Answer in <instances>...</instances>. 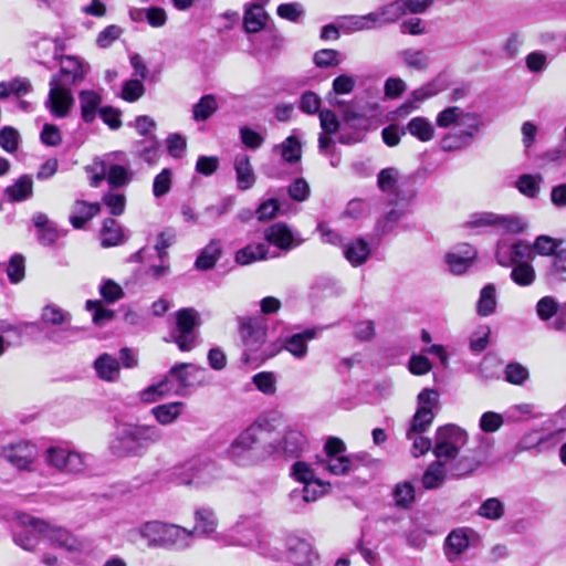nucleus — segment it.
Returning <instances> with one entry per match:
<instances>
[{"label":"nucleus","mask_w":566,"mask_h":566,"mask_svg":"<svg viewBox=\"0 0 566 566\" xmlns=\"http://www.w3.org/2000/svg\"><path fill=\"white\" fill-rule=\"evenodd\" d=\"M217 538L226 545L255 547L260 554L273 559H281L283 555L280 538L264 532L252 516H240L226 533L218 534Z\"/></svg>","instance_id":"obj_1"},{"label":"nucleus","mask_w":566,"mask_h":566,"mask_svg":"<svg viewBox=\"0 0 566 566\" xmlns=\"http://www.w3.org/2000/svg\"><path fill=\"white\" fill-rule=\"evenodd\" d=\"M127 536L132 543H137L139 539L145 541L149 548L161 547L181 551L191 546L193 531L176 524L148 521L130 528Z\"/></svg>","instance_id":"obj_2"},{"label":"nucleus","mask_w":566,"mask_h":566,"mask_svg":"<svg viewBox=\"0 0 566 566\" xmlns=\"http://www.w3.org/2000/svg\"><path fill=\"white\" fill-rule=\"evenodd\" d=\"M436 123L441 128L452 126V130L441 139V148L453 151L471 145L480 127V116L458 106H450L437 115Z\"/></svg>","instance_id":"obj_3"},{"label":"nucleus","mask_w":566,"mask_h":566,"mask_svg":"<svg viewBox=\"0 0 566 566\" xmlns=\"http://www.w3.org/2000/svg\"><path fill=\"white\" fill-rule=\"evenodd\" d=\"M161 439L163 433L156 426L125 423L116 429L109 450L119 458L142 457L150 446Z\"/></svg>","instance_id":"obj_4"},{"label":"nucleus","mask_w":566,"mask_h":566,"mask_svg":"<svg viewBox=\"0 0 566 566\" xmlns=\"http://www.w3.org/2000/svg\"><path fill=\"white\" fill-rule=\"evenodd\" d=\"M268 431L266 422L258 420L249 428L243 430L227 449V457L234 464L240 467H250L258 463L266 454L256 453V444L262 440L264 432Z\"/></svg>","instance_id":"obj_5"},{"label":"nucleus","mask_w":566,"mask_h":566,"mask_svg":"<svg viewBox=\"0 0 566 566\" xmlns=\"http://www.w3.org/2000/svg\"><path fill=\"white\" fill-rule=\"evenodd\" d=\"M291 475L300 486L290 492L289 503L295 512H301L318 499V474L307 462L296 461L291 467Z\"/></svg>","instance_id":"obj_6"},{"label":"nucleus","mask_w":566,"mask_h":566,"mask_svg":"<svg viewBox=\"0 0 566 566\" xmlns=\"http://www.w3.org/2000/svg\"><path fill=\"white\" fill-rule=\"evenodd\" d=\"M191 370H199L191 364H177L169 374L157 384H153L140 392L144 402H154L170 394H179L192 385Z\"/></svg>","instance_id":"obj_7"},{"label":"nucleus","mask_w":566,"mask_h":566,"mask_svg":"<svg viewBox=\"0 0 566 566\" xmlns=\"http://www.w3.org/2000/svg\"><path fill=\"white\" fill-rule=\"evenodd\" d=\"M176 475L181 484L196 489L208 488L222 476L221 468L209 458H193L184 463Z\"/></svg>","instance_id":"obj_8"},{"label":"nucleus","mask_w":566,"mask_h":566,"mask_svg":"<svg viewBox=\"0 0 566 566\" xmlns=\"http://www.w3.org/2000/svg\"><path fill=\"white\" fill-rule=\"evenodd\" d=\"M491 449V441L484 436H479L476 441L463 453H459L448 461L450 474L458 479L473 474L488 462Z\"/></svg>","instance_id":"obj_9"},{"label":"nucleus","mask_w":566,"mask_h":566,"mask_svg":"<svg viewBox=\"0 0 566 566\" xmlns=\"http://www.w3.org/2000/svg\"><path fill=\"white\" fill-rule=\"evenodd\" d=\"M468 443V433L457 424L448 423L436 430L432 452L437 459L448 462Z\"/></svg>","instance_id":"obj_10"},{"label":"nucleus","mask_w":566,"mask_h":566,"mask_svg":"<svg viewBox=\"0 0 566 566\" xmlns=\"http://www.w3.org/2000/svg\"><path fill=\"white\" fill-rule=\"evenodd\" d=\"M72 315L55 304H48L42 308L40 322L56 327L46 333V338L53 343H66L77 335L78 328L71 326Z\"/></svg>","instance_id":"obj_11"},{"label":"nucleus","mask_w":566,"mask_h":566,"mask_svg":"<svg viewBox=\"0 0 566 566\" xmlns=\"http://www.w3.org/2000/svg\"><path fill=\"white\" fill-rule=\"evenodd\" d=\"M418 407L410 420L406 438L411 439L413 433H423L432 424L439 410V392L434 389L424 388L417 397Z\"/></svg>","instance_id":"obj_12"},{"label":"nucleus","mask_w":566,"mask_h":566,"mask_svg":"<svg viewBox=\"0 0 566 566\" xmlns=\"http://www.w3.org/2000/svg\"><path fill=\"white\" fill-rule=\"evenodd\" d=\"M198 312L192 307L179 310L176 313V326L171 331V339L182 352H189L197 346Z\"/></svg>","instance_id":"obj_13"},{"label":"nucleus","mask_w":566,"mask_h":566,"mask_svg":"<svg viewBox=\"0 0 566 566\" xmlns=\"http://www.w3.org/2000/svg\"><path fill=\"white\" fill-rule=\"evenodd\" d=\"M323 451L324 459H321V465L325 471L334 475H346L350 472L349 454L345 442L338 437H327Z\"/></svg>","instance_id":"obj_14"},{"label":"nucleus","mask_w":566,"mask_h":566,"mask_svg":"<svg viewBox=\"0 0 566 566\" xmlns=\"http://www.w3.org/2000/svg\"><path fill=\"white\" fill-rule=\"evenodd\" d=\"M44 460L49 467L69 473L82 472L86 467V455L60 446L48 448Z\"/></svg>","instance_id":"obj_15"},{"label":"nucleus","mask_w":566,"mask_h":566,"mask_svg":"<svg viewBox=\"0 0 566 566\" xmlns=\"http://www.w3.org/2000/svg\"><path fill=\"white\" fill-rule=\"evenodd\" d=\"M74 98L70 86L64 85L60 80L53 76L50 81V91L45 106L50 113L56 118L66 117Z\"/></svg>","instance_id":"obj_16"},{"label":"nucleus","mask_w":566,"mask_h":566,"mask_svg":"<svg viewBox=\"0 0 566 566\" xmlns=\"http://www.w3.org/2000/svg\"><path fill=\"white\" fill-rule=\"evenodd\" d=\"M239 333L244 344L245 352L256 353L265 340L266 331L259 318L239 317ZM244 360L250 356L244 353Z\"/></svg>","instance_id":"obj_17"},{"label":"nucleus","mask_w":566,"mask_h":566,"mask_svg":"<svg viewBox=\"0 0 566 566\" xmlns=\"http://www.w3.org/2000/svg\"><path fill=\"white\" fill-rule=\"evenodd\" d=\"M306 446L305 436L295 429H287L283 437L275 443H269L264 447V453L283 454L289 458H297Z\"/></svg>","instance_id":"obj_18"},{"label":"nucleus","mask_w":566,"mask_h":566,"mask_svg":"<svg viewBox=\"0 0 566 566\" xmlns=\"http://www.w3.org/2000/svg\"><path fill=\"white\" fill-rule=\"evenodd\" d=\"M36 523H45L43 520L35 517H24L20 527L13 533V541L24 551H33L40 539L44 537V532L38 530Z\"/></svg>","instance_id":"obj_19"},{"label":"nucleus","mask_w":566,"mask_h":566,"mask_svg":"<svg viewBox=\"0 0 566 566\" xmlns=\"http://www.w3.org/2000/svg\"><path fill=\"white\" fill-rule=\"evenodd\" d=\"M38 530L44 532V537L52 545L64 548L69 552H77L82 548V543L73 534L63 527L51 525L48 522L36 523Z\"/></svg>","instance_id":"obj_20"},{"label":"nucleus","mask_w":566,"mask_h":566,"mask_svg":"<svg viewBox=\"0 0 566 566\" xmlns=\"http://www.w3.org/2000/svg\"><path fill=\"white\" fill-rule=\"evenodd\" d=\"M476 250L469 243H462L446 255V262L454 274L464 273L476 258Z\"/></svg>","instance_id":"obj_21"},{"label":"nucleus","mask_w":566,"mask_h":566,"mask_svg":"<svg viewBox=\"0 0 566 566\" xmlns=\"http://www.w3.org/2000/svg\"><path fill=\"white\" fill-rule=\"evenodd\" d=\"M476 537V533L471 528H458L452 531L446 538L444 549L449 560L452 556H459L471 544L472 539Z\"/></svg>","instance_id":"obj_22"},{"label":"nucleus","mask_w":566,"mask_h":566,"mask_svg":"<svg viewBox=\"0 0 566 566\" xmlns=\"http://www.w3.org/2000/svg\"><path fill=\"white\" fill-rule=\"evenodd\" d=\"M34 455V447L27 442L11 446L3 453L4 459L19 470H27L32 463Z\"/></svg>","instance_id":"obj_23"},{"label":"nucleus","mask_w":566,"mask_h":566,"mask_svg":"<svg viewBox=\"0 0 566 566\" xmlns=\"http://www.w3.org/2000/svg\"><path fill=\"white\" fill-rule=\"evenodd\" d=\"M286 558L292 564L304 566L311 562V545L303 538L290 535L286 538Z\"/></svg>","instance_id":"obj_24"},{"label":"nucleus","mask_w":566,"mask_h":566,"mask_svg":"<svg viewBox=\"0 0 566 566\" xmlns=\"http://www.w3.org/2000/svg\"><path fill=\"white\" fill-rule=\"evenodd\" d=\"M269 14L264 10V4L248 3L244 6L243 29L247 33L260 32L266 24Z\"/></svg>","instance_id":"obj_25"},{"label":"nucleus","mask_w":566,"mask_h":566,"mask_svg":"<svg viewBox=\"0 0 566 566\" xmlns=\"http://www.w3.org/2000/svg\"><path fill=\"white\" fill-rule=\"evenodd\" d=\"M85 69L82 62L74 56H65L61 61L60 76H55L64 85L71 86L83 81Z\"/></svg>","instance_id":"obj_26"},{"label":"nucleus","mask_w":566,"mask_h":566,"mask_svg":"<svg viewBox=\"0 0 566 566\" xmlns=\"http://www.w3.org/2000/svg\"><path fill=\"white\" fill-rule=\"evenodd\" d=\"M233 167L238 188L242 191L252 188L255 184V175L250 164L249 156L247 154H238L234 158Z\"/></svg>","instance_id":"obj_27"},{"label":"nucleus","mask_w":566,"mask_h":566,"mask_svg":"<svg viewBox=\"0 0 566 566\" xmlns=\"http://www.w3.org/2000/svg\"><path fill=\"white\" fill-rule=\"evenodd\" d=\"M99 210L101 205L97 202L90 203L83 200H77L71 208L70 222L75 229H82L88 220L99 212Z\"/></svg>","instance_id":"obj_28"},{"label":"nucleus","mask_w":566,"mask_h":566,"mask_svg":"<svg viewBox=\"0 0 566 566\" xmlns=\"http://www.w3.org/2000/svg\"><path fill=\"white\" fill-rule=\"evenodd\" d=\"M397 56L406 67L413 71H426L431 63L429 53L422 49H405L399 51Z\"/></svg>","instance_id":"obj_29"},{"label":"nucleus","mask_w":566,"mask_h":566,"mask_svg":"<svg viewBox=\"0 0 566 566\" xmlns=\"http://www.w3.org/2000/svg\"><path fill=\"white\" fill-rule=\"evenodd\" d=\"M218 527V518L210 507H199L195 512L193 537L196 535L210 536Z\"/></svg>","instance_id":"obj_30"},{"label":"nucleus","mask_w":566,"mask_h":566,"mask_svg":"<svg viewBox=\"0 0 566 566\" xmlns=\"http://www.w3.org/2000/svg\"><path fill=\"white\" fill-rule=\"evenodd\" d=\"M78 102L81 107V117L85 123H92L97 111L99 112L102 96L92 90H84L78 93Z\"/></svg>","instance_id":"obj_31"},{"label":"nucleus","mask_w":566,"mask_h":566,"mask_svg":"<svg viewBox=\"0 0 566 566\" xmlns=\"http://www.w3.org/2000/svg\"><path fill=\"white\" fill-rule=\"evenodd\" d=\"M370 252L369 244L363 238H357L343 245V255L353 266L364 264L368 260Z\"/></svg>","instance_id":"obj_32"},{"label":"nucleus","mask_w":566,"mask_h":566,"mask_svg":"<svg viewBox=\"0 0 566 566\" xmlns=\"http://www.w3.org/2000/svg\"><path fill=\"white\" fill-rule=\"evenodd\" d=\"M406 15L400 1H392L377 11L369 13V19L375 27H380L396 22L399 18Z\"/></svg>","instance_id":"obj_33"},{"label":"nucleus","mask_w":566,"mask_h":566,"mask_svg":"<svg viewBox=\"0 0 566 566\" xmlns=\"http://www.w3.org/2000/svg\"><path fill=\"white\" fill-rule=\"evenodd\" d=\"M444 90V85L439 80H433L421 87L411 92L409 99L402 105V108H416V104L436 96Z\"/></svg>","instance_id":"obj_34"},{"label":"nucleus","mask_w":566,"mask_h":566,"mask_svg":"<svg viewBox=\"0 0 566 566\" xmlns=\"http://www.w3.org/2000/svg\"><path fill=\"white\" fill-rule=\"evenodd\" d=\"M97 376L105 381H115L119 377V363L109 354H102L94 363Z\"/></svg>","instance_id":"obj_35"},{"label":"nucleus","mask_w":566,"mask_h":566,"mask_svg":"<svg viewBox=\"0 0 566 566\" xmlns=\"http://www.w3.org/2000/svg\"><path fill=\"white\" fill-rule=\"evenodd\" d=\"M221 242L212 239L199 253L195 266L200 271H208L214 266L221 256Z\"/></svg>","instance_id":"obj_36"},{"label":"nucleus","mask_w":566,"mask_h":566,"mask_svg":"<svg viewBox=\"0 0 566 566\" xmlns=\"http://www.w3.org/2000/svg\"><path fill=\"white\" fill-rule=\"evenodd\" d=\"M403 214L405 209L400 207L398 202H396L394 208H391L385 216L377 220L375 226L376 235L381 238L390 233L397 227Z\"/></svg>","instance_id":"obj_37"},{"label":"nucleus","mask_w":566,"mask_h":566,"mask_svg":"<svg viewBox=\"0 0 566 566\" xmlns=\"http://www.w3.org/2000/svg\"><path fill=\"white\" fill-rule=\"evenodd\" d=\"M265 240L280 249H291L293 234L285 224L275 223L265 231Z\"/></svg>","instance_id":"obj_38"},{"label":"nucleus","mask_w":566,"mask_h":566,"mask_svg":"<svg viewBox=\"0 0 566 566\" xmlns=\"http://www.w3.org/2000/svg\"><path fill=\"white\" fill-rule=\"evenodd\" d=\"M448 462L437 459L432 462L422 476V485L427 490H433L441 485L446 478V464Z\"/></svg>","instance_id":"obj_39"},{"label":"nucleus","mask_w":566,"mask_h":566,"mask_svg":"<svg viewBox=\"0 0 566 566\" xmlns=\"http://www.w3.org/2000/svg\"><path fill=\"white\" fill-rule=\"evenodd\" d=\"M496 305V287L493 283H489L480 292L476 312L480 316H489L495 313Z\"/></svg>","instance_id":"obj_40"},{"label":"nucleus","mask_w":566,"mask_h":566,"mask_svg":"<svg viewBox=\"0 0 566 566\" xmlns=\"http://www.w3.org/2000/svg\"><path fill=\"white\" fill-rule=\"evenodd\" d=\"M218 109V102L214 95H203L192 106V119L195 122H206L209 119Z\"/></svg>","instance_id":"obj_41"},{"label":"nucleus","mask_w":566,"mask_h":566,"mask_svg":"<svg viewBox=\"0 0 566 566\" xmlns=\"http://www.w3.org/2000/svg\"><path fill=\"white\" fill-rule=\"evenodd\" d=\"M33 193V181L28 175L21 176L12 186L6 189V195L12 201H23Z\"/></svg>","instance_id":"obj_42"},{"label":"nucleus","mask_w":566,"mask_h":566,"mask_svg":"<svg viewBox=\"0 0 566 566\" xmlns=\"http://www.w3.org/2000/svg\"><path fill=\"white\" fill-rule=\"evenodd\" d=\"M268 254V245L264 243L249 244L235 253V262L247 265L263 260Z\"/></svg>","instance_id":"obj_43"},{"label":"nucleus","mask_w":566,"mask_h":566,"mask_svg":"<svg viewBox=\"0 0 566 566\" xmlns=\"http://www.w3.org/2000/svg\"><path fill=\"white\" fill-rule=\"evenodd\" d=\"M182 408L184 403L177 401L157 406L153 408L151 412L160 424L166 426L172 423L179 417Z\"/></svg>","instance_id":"obj_44"},{"label":"nucleus","mask_w":566,"mask_h":566,"mask_svg":"<svg viewBox=\"0 0 566 566\" xmlns=\"http://www.w3.org/2000/svg\"><path fill=\"white\" fill-rule=\"evenodd\" d=\"M314 337L315 332L313 329L306 331L304 333L294 334L285 339L284 347L292 355L300 358L303 357L306 353V342L308 339H313Z\"/></svg>","instance_id":"obj_45"},{"label":"nucleus","mask_w":566,"mask_h":566,"mask_svg":"<svg viewBox=\"0 0 566 566\" xmlns=\"http://www.w3.org/2000/svg\"><path fill=\"white\" fill-rule=\"evenodd\" d=\"M526 223L517 216H504L495 213L494 229L503 233H521L525 230Z\"/></svg>","instance_id":"obj_46"},{"label":"nucleus","mask_w":566,"mask_h":566,"mask_svg":"<svg viewBox=\"0 0 566 566\" xmlns=\"http://www.w3.org/2000/svg\"><path fill=\"white\" fill-rule=\"evenodd\" d=\"M103 247H114L123 241V233L119 224L114 219H105L101 231Z\"/></svg>","instance_id":"obj_47"},{"label":"nucleus","mask_w":566,"mask_h":566,"mask_svg":"<svg viewBox=\"0 0 566 566\" xmlns=\"http://www.w3.org/2000/svg\"><path fill=\"white\" fill-rule=\"evenodd\" d=\"M494 212H474L469 216L468 220L463 223V228L474 230L476 233H480L488 228L494 229Z\"/></svg>","instance_id":"obj_48"},{"label":"nucleus","mask_w":566,"mask_h":566,"mask_svg":"<svg viewBox=\"0 0 566 566\" xmlns=\"http://www.w3.org/2000/svg\"><path fill=\"white\" fill-rule=\"evenodd\" d=\"M512 266L513 269L510 276L515 284L520 286H528L533 284L536 273L531 262H522Z\"/></svg>","instance_id":"obj_49"},{"label":"nucleus","mask_w":566,"mask_h":566,"mask_svg":"<svg viewBox=\"0 0 566 566\" xmlns=\"http://www.w3.org/2000/svg\"><path fill=\"white\" fill-rule=\"evenodd\" d=\"M408 132L421 142H428L433 137L434 128L424 117H415L407 125Z\"/></svg>","instance_id":"obj_50"},{"label":"nucleus","mask_w":566,"mask_h":566,"mask_svg":"<svg viewBox=\"0 0 566 566\" xmlns=\"http://www.w3.org/2000/svg\"><path fill=\"white\" fill-rule=\"evenodd\" d=\"M134 147L138 157L148 164H153L157 158L159 144L156 136H149L143 140H138L134 144Z\"/></svg>","instance_id":"obj_51"},{"label":"nucleus","mask_w":566,"mask_h":566,"mask_svg":"<svg viewBox=\"0 0 566 566\" xmlns=\"http://www.w3.org/2000/svg\"><path fill=\"white\" fill-rule=\"evenodd\" d=\"M107 182L112 188H120L128 185L132 180V172L120 165H109L106 167Z\"/></svg>","instance_id":"obj_52"},{"label":"nucleus","mask_w":566,"mask_h":566,"mask_svg":"<svg viewBox=\"0 0 566 566\" xmlns=\"http://www.w3.org/2000/svg\"><path fill=\"white\" fill-rule=\"evenodd\" d=\"M284 161L294 164L301 158V144L295 136H289L281 145L275 147Z\"/></svg>","instance_id":"obj_53"},{"label":"nucleus","mask_w":566,"mask_h":566,"mask_svg":"<svg viewBox=\"0 0 566 566\" xmlns=\"http://www.w3.org/2000/svg\"><path fill=\"white\" fill-rule=\"evenodd\" d=\"M392 496L396 506L409 509L415 501V489L409 482L398 483L392 491Z\"/></svg>","instance_id":"obj_54"},{"label":"nucleus","mask_w":566,"mask_h":566,"mask_svg":"<svg viewBox=\"0 0 566 566\" xmlns=\"http://www.w3.org/2000/svg\"><path fill=\"white\" fill-rule=\"evenodd\" d=\"M478 514L488 520H500L504 514V504L496 497H490L480 505Z\"/></svg>","instance_id":"obj_55"},{"label":"nucleus","mask_w":566,"mask_h":566,"mask_svg":"<svg viewBox=\"0 0 566 566\" xmlns=\"http://www.w3.org/2000/svg\"><path fill=\"white\" fill-rule=\"evenodd\" d=\"M530 377L528 369L520 363H510L504 370V379L513 385H523Z\"/></svg>","instance_id":"obj_56"},{"label":"nucleus","mask_w":566,"mask_h":566,"mask_svg":"<svg viewBox=\"0 0 566 566\" xmlns=\"http://www.w3.org/2000/svg\"><path fill=\"white\" fill-rule=\"evenodd\" d=\"M20 144V134L19 132L11 127L4 126L0 130V146L7 153H14L19 148Z\"/></svg>","instance_id":"obj_57"},{"label":"nucleus","mask_w":566,"mask_h":566,"mask_svg":"<svg viewBox=\"0 0 566 566\" xmlns=\"http://www.w3.org/2000/svg\"><path fill=\"white\" fill-rule=\"evenodd\" d=\"M255 387L264 395H274L276 391V378L273 373L261 371L252 378Z\"/></svg>","instance_id":"obj_58"},{"label":"nucleus","mask_w":566,"mask_h":566,"mask_svg":"<svg viewBox=\"0 0 566 566\" xmlns=\"http://www.w3.org/2000/svg\"><path fill=\"white\" fill-rule=\"evenodd\" d=\"M539 176L522 175L516 181V188L526 197L535 198L539 191Z\"/></svg>","instance_id":"obj_59"},{"label":"nucleus","mask_w":566,"mask_h":566,"mask_svg":"<svg viewBox=\"0 0 566 566\" xmlns=\"http://www.w3.org/2000/svg\"><path fill=\"white\" fill-rule=\"evenodd\" d=\"M25 265L24 258L21 254L11 256L8 266L7 275L12 284H17L24 279Z\"/></svg>","instance_id":"obj_60"},{"label":"nucleus","mask_w":566,"mask_h":566,"mask_svg":"<svg viewBox=\"0 0 566 566\" xmlns=\"http://www.w3.org/2000/svg\"><path fill=\"white\" fill-rule=\"evenodd\" d=\"M102 202L107 207L111 214L120 216L125 210L126 198L123 193L109 191L103 196Z\"/></svg>","instance_id":"obj_61"},{"label":"nucleus","mask_w":566,"mask_h":566,"mask_svg":"<svg viewBox=\"0 0 566 566\" xmlns=\"http://www.w3.org/2000/svg\"><path fill=\"white\" fill-rule=\"evenodd\" d=\"M511 244L513 250L514 264L532 262L534 260L535 254L533 253V248L528 242L524 240H517L515 242H511Z\"/></svg>","instance_id":"obj_62"},{"label":"nucleus","mask_w":566,"mask_h":566,"mask_svg":"<svg viewBox=\"0 0 566 566\" xmlns=\"http://www.w3.org/2000/svg\"><path fill=\"white\" fill-rule=\"evenodd\" d=\"M171 170L163 169L154 179L153 193L156 198L163 197L169 192L171 188Z\"/></svg>","instance_id":"obj_63"},{"label":"nucleus","mask_w":566,"mask_h":566,"mask_svg":"<svg viewBox=\"0 0 566 566\" xmlns=\"http://www.w3.org/2000/svg\"><path fill=\"white\" fill-rule=\"evenodd\" d=\"M398 178V170L396 168H385L378 174V187L384 192L394 193L396 190V184Z\"/></svg>","instance_id":"obj_64"}]
</instances>
